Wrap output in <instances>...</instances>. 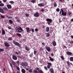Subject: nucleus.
<instances>
[{
  "mask_svg": "<svg viewBox=\"0 0 73 73\" xmlns=\"http://www.w3.org/2000/svg\"><path fill=\"white\" fill-rule=\"evenodd\" d=\"M70 60L71 61H73V57H70Z\"/></svg>",
  "mask_w": 73,
  "mask_h": 73,
  "instance_id": "23",
  "label": "nucleus"
},
{
  "mask_svg": "<svg viewBox=\"0 0 73 73\" xmlns=\"http://www.w3.org/2000/svg\"><path fill=\"white\" fill-rule=\"evenodd\" d=\"M36 2V1L35 0H32L31 1V3H35Z\"/></svg>",
  "mask_w": 73,
  "mask_h": 73,
  "instance_id": "33",
  "label": "nucleus"
},
{
  "mask_svg": "<svg viewBox=\"0 0 73 73\" xmlns=\"http://www.w3.org/2000/svg\"><path fill=\"white\" fill-rule=\"evenodd\" d=\"M51 55L52 56H54V54L53 53H52L51 54Z\"/></svg>",
  "mask_w": 73,
  "mask_h": 73,
  "instance_id": "59",
  "label": "nucleus"
},
{
  "mask_svg": "<svg viewBox=\"0 0 73 73\" xmlns=\"http://www.w3.org/2000/svg\"><path fill=\"white\" fill-rule=\"evenodd\" d=\"M9 23H10V24H12V23H13V21L11 20H9Z\"/></svg>",
  "mask_w": 73,
  "mask_h": 73,
  "instance_id": "24",
  "label": "nucleus"
},
{
  "mask_svg": "<svg viewBox=\"0 0 73 73\" xmlns=\"http://www.w3.org/2000/svg\"><path fill=\"white\" fill-rule=\"evenodd\" d=\"M12 17H11V16H9V18L8 19H12Z\"/></svg>",
  "mask_w": 73,
  "mask_h": 73,
  "instance_id": "58",
  "label": "nucleus"
},
{
  "mask_svg": "<svg viewBox=\"0 0 73 73\" xmlns=\"http://www.w3.org/2000/svg\"><path fill=\"white\" fill-rule=\"evenodd\" d=\"M17 21L18 22H21V20H20L19 19H17Z\"/></svg>",
  "mask_w": 73,
  "mask_h": 73,
  "instance_id": "47",
  "label": "nucleus"
},
{
  "mask_svg": "<svg viewBox=\"0 0 73 73\" xmlns=\"http://www.w3.org/2000/svg\"><path fill=\"white\" fill-rule=\"evenodd\" d=\"M52 44L54 46H56V43L55 41H54L52 42Z\"/></svg>",
  "mask_w": 73,
  "mask_h": 73,
  "instance_id": "18",
  "label": "nucleus"
},
{
  "mask_svg": "<svg viewBox=\"0 0 73 73\" xmlns=\"http://www.w3.org/2000/svg\"><path fill=\"white\" fill-rule=\"evenodd\" d=\"M66 54L68 55H72V53L71 52H69L68 51L66 52Z\"/></svg>",
  "mask_w": 73,
  "mask_h": 73,
  "instance_id": "15",
  "label": "nucleus"
},
{
  "mask_svg": "<svg viewBox=\"0 0 73 73\" xmlns=\"http://www.w3.org/2000/svg\"><path fill=\"white\" fill-rule=\"evenodd\" d=\"M44 68L46 70H48V68H47V67L46 66H44Z\"/></svg>",
  "mask_w": 73,
  "mask_h": 73,
  "instance_id": "37",
  "label": "nucleus"
},
{
  "mask_svg": "<svg viewBox=\"0 0 73 73\" xmlns=\"http://www.w3.org/2000/svg\"><path fill=\"white\" fill-rule=\"evenodd\" d=\"M46 21L49 22L47 23V24H48V25H50L51 23H52V20L51 19H50L49 18L47 19H46Z\"/></svg>",
  "mask_w": 73,
  "mask_h": 73,
  "instance_id": "2",
  "label": "nucleus"
},
{
  "mask_svg": "<svg viewBox=\"0 0 73 73\" xmlns=\"http://www.w3.org/2000/svg\"><path fill=\"white\" fill-rule=\"evenodd\" d=\"M29 72L30 73H32V70L30 69L29 70Z\"/></svg>",
  "mask_w": 73,
  "mask_h": 73,
  "instance_id": "32",
  "label": "nucleus"
},
{
  "mask_svg": "<svg viewBox=\"0 0 73 73\" xmlns=\"http://www.w3.org/2000/svg\"><path fill=\"white\" fill-rule=\"evenodd\" d=\"M7 6L8 9H11L12 8V6L10 5H7Z\"/></svg>",
  "mask_w": 73,
  "mask_h": 73,
  "instance_id": "14",
  "label": "nucleus"
},
{
  "mask_svg": "<svg viewBox=\"0 0 73 73\" xmlns=\"http://www.w3.org/2000/svg\"><path fill=\"white\" fill-rule=\"evenodd\" d=\"M38 5L39 7H44V6L45 5L44 3H41L38 4Z\"/></svg>",
  "mask_w": 73,
  "mask_h": 73,
  "instance_id": "10",
  "label": "nucleus"
},
{
  "mask_svg": "<svg viewBox=\"0 0 73 73\" xmlns=\"http://www.w3.org/2000/svg\"><path fill=\"white\" fill-rule=\"evenodd\" d=\"M46 32H49V27H46Z\"/></svg>",
  "mask_w": 73,
  "mask_h": 73,
  "instance_id": "16",
  "label": "nucleus"
},
{
  "mask_svg": "<svg viewBox=\"0 0 73 73\" xmlns=\"http://www.w3.org/2000/svg\"><path fill=\"white\" fill-rule=\"evenodd\" d=\"M61 58L63 60H64V57L63 56H61Z\"/></svg>",
  "mask_w": 73,
  "mask_h": 73,
  "instance_id": "51",
  "label": "nucleus"
},
{
  "mask_svg": "<svg viewBox=\"0 0 73 73\" xmlns=\"http://www.w3.org/2000/svg\"><path fill=\"white\" fill-rule=\"evenodd\" d=\"M4 50L3 49L0 48V52H4Z\"/></svg>",
  "mask_w": 73,
  "mask_h": 73,
  "instance_id": "25",
  "label": "nucleus"
},
{
  "mask_svg": "<svg viewBox=\"0 0 73 73\" xmlns=\"http://www.w3.org/2000/svg\"><path fill=\"white\" fill-rule=\"evenodd\" d=\"M21 72L22 73H25V70L24 69H22L21 70Z\"/></svg>",
  "mask_w": 73,
  "mask_h": 73,
  "instance_id": "21",
  "label": "nucleus"
},
{
  "mask_svg": "<svg viewBox=\"0 0 73 73\" xmlns=\"http://www.w3.org/2000/svg\"><path fill=\"white\" fill-rule=\"evenodd\" d=\"M7 0H3V1L4 3H5L7 1Z\"/></svg>",
  "mask_w": 73,
  "mask_h": 73,
  "instance_id": "57",
  "label": "nucleus"
},
{
  "mask_svg": "<svg viewBox=\"0 0 73 73\" xmlns=\"http://www.w3.org/2000/svg\"><path fill=\"white\" fill-rule=\"evenodd\" d=\"M15 53L16 54H19V53H18V52H15Z\"/></svg>",
  "mask_w": 73,
  "mask_h": 73,
  "instance_id": "62",
  "label": "nucleus"
},
{
  "mask_svg": "<svg viewBox=\"0 0 73 73\" xmlns=\"http://www.w3.org/2000/svg\"><path fill=\"white\" fill-rule=\"evenodd\" d=\"M38 72L39 73H43V72L41 70H39L38 71Z\"/></svg>",
  "mask_w": 73,
  "mask_h": 73,
  "instance_id": "31",
  "label": "nucleus"
},
{
  "mask_svg": "<svg viewBox=\"0 0 73 73\" xmlns=\"http://www.w3.org/2000/svg\"><path fill=\"white\" fill-rule=\"evenodd\" d=\"M42 44L44 46H45V43L43 42L42 43Z\"/></svg>",
  "mask_w": 73,
  "mask_h": 73,
  "instance_id": "52",
  "label": "nucleus"
},
{
  "mask_svg": "<svg viewBox=\"0 0 73 73\" xmlns=\"http://www.w3.org/2000/svg\"><path fill=\"white\" fill-rule=\"evenodd\" d=\"M46 50H47L48 51V52H50V47H46Z\"/></svg>",
  "mask_w": 73,
  "mask_h": 73,
  "instance_id": "17",
  "label": "nucleus"
},
{
  "mask_svg": "<svg viewBox=\"0 0 73 73\" xmlns=\"http://www.w3.org/2000/svg\"><path fill=\"white\" fill-rule=\"evenodd\" d=\"M16 68L18 70H19V71H20V68L19 67L17 66L16 67Z\"/></svg>",
  "mask_w": 73,
  "mask_h": 73,
  "instance_id": "39",
  "label": "nucleus"
},
{
  "mask_svg": "<svg viewBox=\"0 0 73 73\" xmlns=\"http://www.w3.org/2000/svg\"><path fill=\"white\" fill-rule=\"evenodd\" d=\"M13 59L14 60H17V56L15 55H13Z\"/></svg>",
  "mask_w": 73,
  "mask_h": 73,
  "instance_id": "7",
  "label": "nucleus"
},
{
  "mask_svg": "<svg viewBox=\"0 0 73 73\" xmlns=\"http://www.w3.org/2000/svg\"><path fill=\"white\" fill-rule=\"evenodd\" d=\"M71 21L73 22V19H72L71 20Z\"/></svg>",
  "mask_w": 73,
  "mask_h": 73,
  "instance_id": "64",
  "label": "nucleus"
},
{
  "mask_svg": "<svg viewBox=\"0 0 73 73\" xmlns=\"http://www.w3.org/2000/svg\"><path fill=\"white\" fill-rule=\"evenodd\" d=\"M4 4L3 3H1L0 4V7H4Z\"/></svg>",
  "mask_w": 73,
  "mask_h": 73,
  "instance_id": "28",
  "label": "nucleus"
},
{
  "mask_svg": "<svg viewBox=\"0 0 73 73\" xmlns=\"http://www.w3.org/2000/svg\"><path fill=\"white\" fill-rule=\"evenodd\" d=\"M37 53V52L36 50H34V54H36Z\"/></svg>",
  "mask_w": 73,
  "mask_h": 73,
  "instance_id": "45",
  "label": "nucleus"
},
{
  "mask_svg": "<svg viewBox=\"0 0 73 73\" xmlns=\"http://www.w3.org/2000/svg\"><path fill=\"white\" fill-rule=\"evenodd\" d=\"M56 11L57 12H59V11H60V9L59 8H57L56 9Z\"/></svg>",
  "mask_w": 73,
  "mask_h": 73,
  "instance_id": "46",
  "label": "nucleus"
},
{
  "mask_svg": "<svg viewBox=\"0 0 73 73\" xmlns=\"http://www.w3.org/2000/svg\"><path fill=\"white\" fill-rule=\"evenodd\" d=\"M10 66H11V68H12V66H13V65H12V64H11V63H10Z\"/></svg>",
  "mask_w": 73,
  "mask_h": 73,
  "instance_id": "55",
  "label": "nucleus"
},
{
  "mask_svg": "<svg viewBox=\"0 0 73 73\" xmlns=\"http://www.w3.org/2000/svg\"><path fill=\"white\" fill-rule=\"evenodd\" d=\"M35 31L36 32L37 31H38V29H35Z\"/></svg>",
  "mask_w": 73,
  "mask_h": 73,
  "instance_id": "56",
  "label": "nucleus"
},
{
  "mask_svg": "<svg viewBox=\"0 0 73 73\" xmlns=\"http://www.w3.org/2000/svg\"><path fill=\"white\" fill-rule=\"evenodd\" d=\"M25 50H27V51H28L30 50L29 48H28V46H25Z\"/></svg>",
  "mask_w": 73,
  "mask_h": 73,
  "instance_id": "19",
  "label": "nucleus"
},
{
  "mask_svg": "<svg viewBox=\"0 0 73 73\" xmlns=\"http://www.w3.org/2000/svg\"><path fill=\"white\" fill-rule=\"evenodd\" d=\"M48 65H49V66H52V64H51V63H50V62H48L47 63Z\"/></svg>",
  "mask_w": 73,
  "mask_h": 73,
  "instance_id": "29",
  "label": "nucleus"
},
{
  "mask_svg": "<svg viewBox=\"0 0 73 73\" xmlns=\"http://www.w3.org/2000/svg\"><path fill=\"white\" fill-rule=\"evenodd\" d=\"M26 29L27 30V32H29V28H28V27H26Z\"/></svg>",
  "mask_w": 73,
  "mask_h": 73,
  "instance_id": "22",
  "label": "nucleus"
},
{
  "mask_svg": "<svg viewBox=\"0 0 73 73\" xmlns=\"http://www.w3.org/2000/svg\"><path fill=\"white\" fill-rule=\"evenodd\" d=\"M49 58H50V61H54V59L53 58H52V57L49 56Z\"/></svg>",
  "mask_w": 73,
  "mask_h": 73,
  "instance_id": "20",
  "label": "nucleus"
},
{
  "mask_svg": "<svg viewBox=\"0 0 73 73\" xmlns=\"http://www.w3.org/2000/svg\"><path fill=\"white\" fill-rule=\"evenodd\" d=\"M67 62L68 65H70V63H69V61H67Z\"/></svg>",
  "mask_w": 73,
  "mask_h": 73,
  "instance_id": "49",
  "label": "nucleus"
},
{
  "mask_svg": "<svg viewBox=\"0 0 73 73\" xmlns=\"http://www.w3.org/2000/svg\"><path fill=\"white\" fill-rule=\"evenodd\" d=\"M13 42L14 45H17L18 46H20V44L15 40H13Z\"/></svg>",
  "mask_w": 73,
  "mask_h": 73,
  "instance_id": "3",
  "label": "nucleus"
},
{
  "mask_svg": "<svg viewBox=\"0 0 73 73\" xmlns=\"http://www.w3.org/2000/svg\"><path fill=\"white\" fill-rule=\"evenodd\" d=\"M40 50L41 51V50H44V49H42L41 48H40Z\"/></svg>",
  "mask_w": 73,
  "mask_h": 73,
  "instance_id": "60",
  "label": "nucleus"
},
{
  "mask_svg": "<svg viewBox=\"0 0 73 73\" xmlns=\"http://www.w3.org/2000/svg\"><path fill=\"white\" fill-rule=\"evenodd\" d=\"M33 72L34 73H38V71H36V70H33Z\"/></svg>",
  "mask_w": 73,
  "mask_h": 73,
  "instance_id": "36",
  "label": "nucleus"
},
{
  "mask_svg": "<svg viewBox=\"0 0 73 73\" xmlns=\"http://www.w3.org/2000/svg\"><path fill=\"white\" fill-rule=\"evenodd\" d=\"M12 62L13 65L14 67H16V66H17V64H16V63L15 62L13 61H12Z\"/></svg>",
  "mask_w": 73,
  "mask_h": 73,
  "instance_id": "8",
  "label": "nucleus"
},
{
  "mask_svg": "<svg viewBox=\"0 0 73 73\" xmlns=\"http://www.w3.org/2000/svg\"><path fill=\"white\" fill-rule=\"evenodd\" d=\"M41 11L42 12H44V9H41Z\"/></svg>",
  "mask_w": 73,
  "mask_h": 73,
  "instance_id": "61",
  "label": "nucleus"
},
{
  "mask_svg": "<svg viewBox=\"0 0 73 73\" xmlns=\"http://www.w3.org/2000/svg\"><path fill=\"white\" fill-rule=\"evenodd\" d=\"M21 65L23 66H28V64L26 62H22L21 64Z\"/></svg>",
  "mask_w": 73,
  "mask_h": 73,
  "instance_id": "4",
  "label": "nucleus"
},
{
  "mask_svg": "<svg viewBox=\"0 0 73 73\" xmlns=\"http://www.w3.org/2000/svg\"><path fill=\"white\" fill-rule=\"evenodd\" d=\"M8 40L9 41H11V40H12V38L11 37H9Z\"/></svg>",
  "mask_w": 73,
  "mask_h": 73,
  "instance_id": "27",
  "label": "nucleus"
},
{
  "mask_svg": "<svg viewBox=\"0 0 73 73\" xmlns=\"http://www.w3.org/2000/svg\"><path fill=\"white\" fill-rule=\"evenodd\" d=\"M16 63L18 64H19V63H20V62H19V61H18L16 62Z\"/></svg>",
  "mask_w": 73,
  "mask_h": 73,
  "instance_id": "54",
  "label": "nucleus"
},
{
  "mask_svg": "<svg viewBox=\"0 0 73 73\" xmlns=\"http://www.w3.org/2000/svg\"><path fill=\"white\" fill-rule=\"evenodd\" d=\"M31 31L32 33H34V32H35V30H34V29H32Z\"/></svg>",
  "mask_w": 73,
  "mask_h": 73,
  "instance_id": "38",
  "label": "nucleus"
},
{
  "mask_svg": "<svg viewBox=\"0 0 73 73\" xmlns=\"http://www.w3.org/2000/svg\"><path fill=\"white\" fill-rule=\"evenodd\" d=\"M25 15L26 17H28V16H29V15H28V14L27 13L25 14Z\"/></svg>",
  "mask_w": 73,
  "mask_h": 73,
  "instance_id": "48",
  "label": "nucleus"
},
{
  "mask_svg": "<svg viewBox=\"0 0 73 73\" xmlns=\"http://www.w3.org/2000/svg\"><path fill=\"white\" fill-rule=\"evenodd\" d=\"M50 36V34L49 33H48L47 34V35H46V37H49V36Z\"/></svg>",
  "mask_w": 73,
  "mask_h": 73,
  "instance_id": "40",
  "label": "nucleus"
},
{
  "mask_svg": "<svg viewBox=\"0 0 73 73\" xmlns=\"http://www.w3.org/2000/svg\"><path fill=\"white\" fill-rule=\"evenodd\" d=\"M5 31L3 29L2 30V35H5Z\"/></svg>",
  "mask_w": 73,
  "mask_h": 73,
  "instance_id": "12",
  "label": "nucleus"
},
{
  "mask_svg": "<svg viewBox=\"0 0 73 73\" xmlns=\"http://www.w3.org/2000/svg\"><path fill=\"white\" fill-rule=\"evenodd\" d=\"M49 72L51 73H54V70L53 69L51 68L49 69Z\"/></svg>",
  "mask_w": 73,
  "mask_h": 73,
  "instance_id": "9",
  "label": "nucleus"
},
{
  "mask_svg": "<svg viewBox=\"0 0 73 73\" xmlns=\"http://www.w3.org/2000/svg\"><path fill=\"white\" fill-rule=\"evenodd\" d=\"M62 15L63 16H66V12H64L62 9Z\"/></svg>",
  "mask_w": 73,
  "mask_h": 73,
  "instance_id": "5",
  "label": "nucleus"
},
{
  "mask_svg": "<svg viewBox=\"0 0 73 73\" xmlns=\"http://www.w3.org/2000/svg\"><path fill=\"white\" fill-rule=\"evenodd\" d=\"M15 28L16 29V30L18 31V32L19 33H21V31H22V32L24 31L23 30L22 28L20 27L19 26H18V27H16Z\"/></svg>",
  "mask_w": 73,
  "mask_h": 73,
  "instance_id": "1",
  "label": "nucleus"
},
{
  "mask_svg": "<svg viewBox=\"0 0 73 73\" xmlns=\"http://www.w3.org/2000/svg\"><path fill=\"white\" fill-rule=\"evenodd\" d=\"M0 12L1 13H2L3 14L4 13V10L2 9L0 7Z\"/></svg>",
  "mask_w": 73,
  "mask_h": 73,
  "instance_id": "11",
  "label": "nucleus"
},
{
  "mask_svg": "<svg viewBox=\"0 0 73 73\" xmlns=\"http://www.w3.org/2000/svg\"><path fill=\"white\" fill-rule=\"evenodd\" d=\"M54 7H57V4H56V3H54Z\"/></svg>",
  "mask_w": 73,
  "mask_h": 73,
  "instance_id": "35",
  "label": "nucleus"
},
{
  "mask_svg": "<svg viewBox=\"0 0 73 73\" xmlns=\"http://www.w3.org/2000/svg\"><path fill=\"white\" fill-rule=\"evenodd\" d=\"M71 38H73V36L72 35L71 36Z\"/></svg>",
  "mask_w": 73,
  "mask_h": 73,
  "instance_id": "63",
  "label": "nucleus"
},
{
  "mask_svg": "<svg viewBox=\"0 0 73 73\" xmlns=\"http://www.w3.org/2000/svg\"><path fill=\"white\" fill-rule=\"evenodd\" d=\"M50 66L49 65H47V68L48 69H50Z\"/></svg>",
  "mask_w": 73,
  "mask_h": 73,
  "instance_id": "44",
  "label": "nucleus"
},
{
  "mask_svg": "<svg viewBox=\"0 0 73 73\" xmlns=\"http://www.w3.org/2000/svg\"><path fill=\"white\" fill-rule=\"evenodd\" d=\"M32 56H33V53L30 54L29 55V56L31 57H32Z\"/></svg>",
  "mask_w": 73,
  "mask_h": 73,
  "instance_id": "42",
  "label": "nucleus"
},
{
  "mask_svg": "<svg viewBox=\"0 0 73 73\" xmlns=\"http://www.w3.org/2000/svg\"><path fill=\"white\" fill-rule=\"evenodd\" d=\"M9 3H11L12 4L14 3V2L12 1H10L9 2Z\"/></svg>",
  "mask_w": 73,
  "mask_h": 73,
  "instance_id": "34",
  "label": "nucleus"
},
{
  "mask_svg": "<svg viewBox=\"0 0 73 73\" xmlns=\"http://www.w3.org/2000/svg\"><path fill=\"white\" fill-rule=\"evenodd\" d=\"M5 46H6V47H9V46L10 45L8 44V43L7 42H5Z\"/></svg>",
  "mask_w": 73,
  "mask_h": 73,
  "instance_id": "13",
  "label": "nucleus"
},
{
  "mask_svg": "<svg viewBox=\"0 0 73 73\" xmlns=\"http://www.w3.org/2000/svg\"><path fill=\"white\" fill-rule=\"evenodd\" d=\"M35 69L36 70H38V71H39V68L37 67V68H35Z\"/></svg>",
  "mask_w": 73,
  "mask_h": 73,
  "instance_id": "41",
  "label": "nucleus"
},
{
  "mask_svg": "<svg viewBox=\"0 0 73 73\" xmlns=\"http://www.w3.org/2000/svg\"><path fill=\"white\" fill-rule=\"evenodd\" d=\"M34 16H35V17H38V16H39V14H38V13H36L34 14Z\"/></svg>",
  "mask_w": 73,
  "mask_h": 73,
  "instance_id": "6",
  "label": "nucleus"
},
{
  "mask_svg": "<svg viewBox=\"0 0 73 73\" xmlns=\"http://www.w3.org/2000/svg\"><path fill=\"white\" fill-rule=\"evenodd\" d=\"M8 28L9 29H12V28L11 27H8Z\"/></svg>",
  "mask_w": 73,
  "mask_h": 73,
  "instance_id": "53",
  "label": "nucleus"
},
{
  "mask_svg": "<svg viewBox=\"0 0 73 73\" xmlns=\"http://www.w3.org/2000/svg\"><path fill=\"white\" fill-rule=\"evenodd\" d=\"M3 9L5 10V11H8V9H7V8L6 7H3Z\"/></svg>",
  "mask_w": 73,
  "mask_h": 73,
  "instance_id": "26",
  "label": "nucleus"
},
{
  "mask_svg": "<svg viewBox=\"0 0 73 73\" xmlns=\"http://www.w3.org/2000/svg\"><path fill=\"white\" fill-rule=\"evenodd\" d=\"M70 44H73V40H71L70 42Z\"/></svg>",
  "mask_w": 73,
  "mask_h": 73,
  "instance_id": "50",
  "label": "nucleus"
},
{
  "mask_svg": "<svg viewBox=\"0 0 73 73\" xmlns=\"http://www.w3.org/2000/svg\"><path fill=\"white\" fill-rule=\"evenodd\" d=\"M1 18H5V17L4 16H3V15H1Z\"/></svg>",
  "mask_w": 73,
  "mask_h": 73,
  "instance_id": "43",
  "label": "nucleus"
},
{
  "mask_svg": "<svg viewBox=\"0 0 73 73\" xmlns=\"http://www.w3.org/2000/svg\"><path fill=\"white\" fill-rule=\"evenodd\" d=\"M17 35L18 36H20V37H21V35L19 33H17Z\"/></svg>",
  "mask_w": 73,
  "mask_h": 73,
  "instance_id": "30",
  "label": "nucleus"
}]
</instances>
